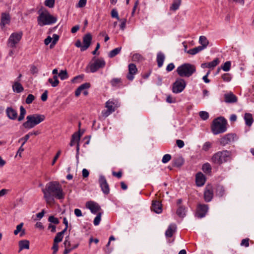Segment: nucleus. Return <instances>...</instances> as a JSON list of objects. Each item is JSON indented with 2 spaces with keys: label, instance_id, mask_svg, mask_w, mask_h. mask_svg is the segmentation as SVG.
Listing matches in <instances>:
<instances>
[{
  "label": "nucleus",
  "instance_id": "1",
  "mask_svg": "<svg viewBox=\"0 0 254 254\" xmlns=\"http://www.w3.org/2000/svg\"><path fill=\"white\" fill-rule=\"evenodd\" d=\"M44 197L47 203L51 204L54 201V197L59 199H62L64 197L62 186L58 182H51L46 186L45 189L42 190Z\"/></svg>",
  "mask_w": 254,
  "mask_h": 254
},
{
  "label": "nucleus",
  "instance_id": "2",
  "mask_svg": "<svg viewBox=\"0 0 254 254\" xmlns=\"http://www.w3.org/2000/svg\"><path fill=\"white\" fill-rule=\"evenodd\" d=\"M227 120L222 117L214 119L211 127V129L214 135L223 133L227 130Z\"/></svg>",
  "mask_w": 254,
  "mask_h": 254
},
{
  "label": "nucleus",
  "instance_id": "3",
  "mask_svg": "<svg viewBox=\"0 0 254 254\" xmlns=\"http://www.w3.org/2000/svg\"><path fill=\"white\" fill-rule=\"evenodd\" d=\"M232 153L225 150L214 153L211 157V162L216 165H220L231 160Z\"/></svg>",
  "mask_w": 254,
  "mask_h": 254
},
{
  "label": "nucleus",
  "instance_id": "4",
  "mask_svg": "<svg viewBox=\"0 0 254 254\" xmlns=\"http://www.w3.org/2000/svg\"><path fill=\"white\" fill-rule=\"evenodd\" d=\"M45 119L44 115L35 114L28 115L26 117V121L22 124L26 129H30L39 124Z\"/></svg>",
  "mask_w": 254,
  "mask_h": 254
},
{
  "label": "nucleus",
  "instance_id": "5",
  "mask_svg": "<svg viewBox=\"0 0 254 254\" xmlns=\"http://www.w3.org/2000/svg\"><path fill=\"white\" fill-rule=\"evenodd\" d=\"M39 13L37 17L38 24L40 26H43L47 25H51L56 22L57 18L56 17L51 15L50 12L45 10Z\"/></svg>",
  "mask_w": 254,
  "mask_h": 254
},
{
  "label": "nucleus",
  "instance_id": "6",
  "mask_svg": "<svg viewBox=\"0 0 254 254\" xmlns=\"http://www.w3.org/2000/svg\"><path fill=\"white\" fill-rule=\"evenodd\" d=\"M195 71V66L190 64H184L179 66L177 69V72L181 77H189Z\"/></svg>",
  "mask_w": 254,
  "mask_h": 254
},
{
  "label": "nucleus",
  "instance_id": "7",
  "mask_svg": "<svg viewBox=\"0 0 254 254\" xmlns=\"http://www.w3.org/2000/svg\"><path fill=\"white\" fill-rule=\"evenodd\" d=\"M92 61L94 62L90 63L88 65L91 72H95L99 68H103L106 64L105 61L102 58L96 59L95 57H94L92 59Z\"/></svg>",
  "mask_w": 254,
  "mask_h": 254
},
{
  "label": "nucleus",
  "instance_id": "8",
  "mask_svg": "<svg viewBox=\"0 0 254 254\" xmlns=\"http://www.w3.org/2000/svg\"><path fill=\"white\" fill-rule=\"evenodd\" d=\"M22 34V32L12 33L8 40V46L10 48H15L20 41Z\"/></svg>",
  "mask_w": 254,
  "mask_h": 254
},
{
  "label": "nucleus",
  "instance_id": "9",
  "mask_svg": "<svg viewBox=\"0 0 254 254\" xmlns=\"http://www.w3.org/2000/svg\"><path fill=\"white\" fill-rule=\"evenodd\" d=\"M237 139V136L235 133H228L220 139L219 142L220 145L224 146L234 142Z\"/></svg>",
  "mask_w": 254,
  "mask_h": 254
},
{
  "label": "nucleus",
  "instance_id": "10",
  "mask_svg": "<svg viewBox=\"0 0 254 254\" xmlns=\"http://www.w3.org/2000/svg\"><path fill=\"white\" fill-rule=\"evenodd\" d=\"M186 85L185 81L181 78L177 79L173 83L172 91L175 93H178L183 91Z\"/></svg>",
  "mask_w": 254,
  "mask_h": 254
},
{
  "label": "nucleus",
  "instance_id": "11",
  "mask_svg": "<svg viewBox=\"0 0 254 254\" xmlns=\"http://www.w3.org/2000/svg\"><path fill=\"white\" fill-rule=\"evenodd\" d=\"M100 187L102 190L105 194H108L110 191L109 185L107 182L105 177L103 176H100L99 180Z\"/></svg>",
  "mask_w": 254,
  "mask_h": 254
},
{
  "label": "nucleus",
  "instance_id": "12",
  "mask_svg": "<svg viewBox=\"0 0 254 254\" xmlns=\"http://www.w3.org/2000/svg\"><path fill=\"white\" fill-rule=\"evenodd\" d=\"M137 68L136 65L133 64H130L128 65V73L127 75L128 80L131 81L134 78V75L136 73Z\"/></svg>",
  "mask_w": 254,
  "mask_h": 254
},
{
  "label": "nucleus",
  "instance_id": "13",
  "mask_svg": "<svg viewBox=\"0 0 254 254\" xmlns=\"http://www.w3.org/2000/svg\"><path fill=\"white\" fill-rule=\"evenodd\" d=\"M224 101L226 103L232 104L237 102L238 98L232 92L226 93L224 95Z\"/></svg>",
  "mask_w": 254,
  "mask_h": 254
},
{
  "label": "nucleus",
  "instance_id": "14",
  "mask_svg": "<svg viewBox=\"0 0 254 254\" xmlns=\"http://www.w3.org/2000/svg\"><path fill=\"white\" fill-rule=\"evenodd\" d=\"M92 40V35L90 33L86 34L83 38L84 45L81 47V51L86 50L90 46Z\"/></svg>",
  "mask_w": 254,
  "mask_h": 254
},
{
  "label": "nucleus",
  "instance_id": "15",
  "mask_svg": "<svg viewBox=\"0 0 254 254\" xmlns=\"http://www.w3.org/2000/svg\"><path fill=\"white\" fill-rule=\"evenodd\" d=\"M86 207L89 209L92 213L95 214L100 210V206L98 204L93 201H88L86 204Z\"/></svg>",
  "mask_w": 254,
  "mask_h": 254
},
{
  "label": "nucleus",
  "instance_id": "16",
  "mask_svg": "<svg viewBox=\"0 0 254 254\" xmlns=\"http://www.w3.org/2000/svg\"><path fill=\"white\" fill-rule=\"evenodd\" d=\"M206 213V206L204 204H199L196 212V216L198 218H202L205 216Z\"/></svg>",
  "mask_w": 254,
  "mask_h": 254
},
{
  "label": "nucleus",
  "instance_id": "17",
  "mask_svg": "<svg viewBox=\"0 0 254 254\" xmlns=\"http://www.w3.org/2000/svg\"><path fill=\"white\" fill-rule=\"evenodd\" d=\"M205 181V177L201 172H198L196 174L195 183L197 186L202 187L204 185Z\"/></svg>",
  "mask_w": 254,
  "mask_h": 254
},
{
  "label": "nucleus",
  "instance_id": "18",
  "mask_svg": "<svg viewBox=\"0 0 254 254\" xmlns=\"http://www.w3.org/2000/svg\"><path fill=\"white\" fill-rule=\"evenodd\" d=\"M6 113L9 119L14 120L17 118V113L16 110L11 107H7L6 109Z\"/></svg>",
  "mask_w": 254,
  "mask_h": 254
},
{
  "label": "nucleus",
  "instance_id": "19",
  "mask_svg": "<svg viewBox=\"0 0 254 254\" xmlns=\"http://www.w3.org/2000/svg\"><path fill=\"white\" fill-rule=\"evenodd\" d=\"M10 21V17L8 13H2L1 15L0 25L2 27H4L6 24L9 23Z\"/></svg>",
  "mask_w": 254,
  "mask_h": 254
},
{
  "label": "nucleus",
  "instance_id": "20",
  "mask_svg": "<svg viewBox=\"0 0 254 254\" xmlns=\"http://www.w3.org/2000/svg\"><path fill=\"white\" fill-rule=\"evenodd\" d=\"M119 106V104L117 101H113L109 100L106 103V108L114 112L116 109Z\"/></svg>",
  "mask_w": 254,
  "mask_h": 254
},
{
  "label": "nucleus",
  "instance_id": "21",
  "mask_svg": "<svg viewBox=\"0 0 254 254\" xmlns=\"http://www.w3.org/2000/svg\"><path fill=\"white\" fill-rule=\"evenodd\" d=\"M151 207L152 209L157 213H160L162 211L161 204L159 201L153 200Z\"/></svg>",
  "mask_w": 254,
  "mask_h": 254
},
{
  "label": "nucleus",
  "instance_id": "22",
  "mask_svg": "<svg viewBox=\"0 0 254 254\" xmlns=\"http://www.w3.org/2000/svg\"><path fill=\"white\" fill-rule=\"evenodd\" d=\"M30 242L28 240H23L19 241V252L23 250V249L28 250L29 249Z\"/></svg>",
  "mask_w": 254,
  "mask_h": 254
},
{
  "label": "nucleus",
  "instance_id": "23",
  "mask_svg": "<svg viewBox=\"0 0 254 254\" xmlns=\"http://www.w3.org/2000/svg\"><path fill=\"white\" fill-rule=\"evenodd\" d=\"M215 188L211 185H207V202L210 201L214 195Z\"/></svg>",
  "mask_w": 254,
  "mask_h": 254
},
{
  "label": "nucleus",
  "instance_id": "24",
  "mask_svg": "<svg viewBox=\"0 0 254 254\" xmlns=\"http://www.w3.org/2000/svg\"><path fill=\"white\" fill-rule=\"evenodd\" d=\"M244 120L247 126L250 127L254 122L252 115L251 113H246L244 116Z\"/></svg>",
  "mask_w": 254,
  "mask_h": 254
},
{
  "label": "nucleus",
  "instance_id": "25",
  "mask_svg": "<svg viewBox=\"0 0 254 254\" xmlns=\"http://www.w3.org/2000/svg\"><path fill=\"white\" fill-rule=\"evenodd\" d=\"M176 229V226L175 224H171L169 226L165 232V235L167 237H172Z\"/></svg>",
  "mask_w": 254,
  "mask_h": 254
},
{
  "label": "nucleus",
  "instance_id": "26",
  "mask_svg": "<svg viewBox=\"0 0 254 254\" xmlns=\"http://www.w3.org/2000/svg\"><path fill=\"white\" fill-rule=\"evenodd\" d=\"M12 89L14 92H16L18 93H20L24 90L22 85L18 81H15L14 83L12 85Z\"/></svg>",
  "mask_w": 254,
  "mask_h": 254
},
{
  "label": "nucleus",
  "instance_id": "27",
  "mask_svg": "<svg viewBox=\"0 0 254 254\" xmlns=\"http://www.w3.org/2000/svg\"><path fill=\"white\" fill-rule=\"evenodd\" d=\"M204 49V46H199L196 47H195L194 48L191 49L187 51V53L191 55H194L198 52L202 51L203 49Z\"/></svg>",
  "mask_w": 254,
  "mask_h": 254
},
{
  "label": "nucleus",
  "instance_id": "28",
  "mask_svg": "<svg viewBox=\"0 0 254 254\" xmlns=\"http://www.w3.org/2000/svg\"><path fill=\"white\" fill-rule=\"evenodd\" d=\"M164 60V55L161 52L158 53L157 56V62L159 67H161L163 65Z\"/></svg>",
  "mask_w": 254,
  "mask_h": 254
},
{
  "label": "nucleus",
  "instance_id": "29",
  "mask_svg": "<svg viewBox=\"0 0 254 254\" xmlns=\"http://www.w3.org/2000/svg\"><path fill=\"white\" fill-rule=\"evenodd\" d=\"M121 50H122V47H120L116 48L114 49V50L111 51L108 54L109 57L110 58H114V57H115L116 55H117L118 54H119L120 53V52L121 51Z\"/></svg>",
  "mask_w": 254,
  "mask_h": 254
},
{
  "label": "nucleus",
  "instance_id": "30",
  "mask_svg": "<svg viewBox=\"0 0 254 254\" xmlns=\"http://www.w3.org/2000/svg\"><path fill=\"white\" fill-rule=\"evenodd\" d=\"M48 82L51 84L52 87H57L59 84L58 76L55 75L53 76V78H49Z\"/></svg>",
  "mask_w": 254,
  "mask_h": 254
},
{
  "label": "nucleus",
  "instance_id": "31",
  "mask_svg": "<svg viewBox=\"0 0 254 254\" xmlns=\"http://www.w3.org/2000/svg\"><path fill=\"white\" fill-rule=\"evenodd\" d=\"M220 61L219 58H215L213 61L207 63V68H214L216 65H217Z\"/></svg>",
  "mask_w": 254,
  "mask_h": 254
},
{
  "label": "nucleus",
  "instance_id": "32",
  "mask_svg": "<svg viewBox=\"0 0 254 254\" xmlns=\"http://www.w3.org/2000/svg\"><path fill=\"white\" fill-rule=\"evenodd\" d=\"M80 134L79 132H75L72 135L71 139L72 140H73L74 141L77 142V147H76V150H77V152L79 151V145L78 141L80 140Z\"/></svg>",
  "mask_w": 254,
  "mask_h": 254
},
{
  "label": "nucleus",
  "instance_id": "33",
  "mask_svg": "<svg viewBox=\"0 0 254 254\" xmlns=\"http://www.w3.org/2000/svg\"><path fill=\"white\" fill-rule=\"evenodd\" d=\"M181 0H174L170 7V9L173 11H175L178 9L181 4Z\"/></svg>",
  "mask_w": 254,
  "mask_h": 254
},
{
  "label": "nucleus",
  "instance_id": "34",
  "mask_svg": "<svg viewBox=\"0 0 254 254\" xmlns=\"http://www.w3.org/2000/svg\"><path fill=\"white\" fill-rule=\"evenodd\" d=\"M177 215L182 218H183L186 215L185 208L182 205L179 206L177 210Z\"/></svg>",
  "mask_w": 254,
  "mask_h": 254
},
{
  "label": "nucleus",
  "instance_id": "35",
  "mask_svg": "<svg viewBox=\"0 0 254 254\" xmlns=\"http://www.w3.org/2000/svg\"><path fill=\"white\" fill-rule=\"evenodd\" d=\"M184 163V159L182 157H180L176 158L175 160L174 163V165L175 167H180L181 166H182L183 165Z\"/></svg>",
  "mask_w": 254,
  "mask_h": 254
},
{
  "label": "nucleus",
  "instance_id": "36",
  "mask_svg": "<svg viewBox=\"0 0 254 254\" xmlns=\"http://www.w3.org/2000/svg\"><path fill=\"white\" fill-rule=\"evenodd\" d=\"M20 115H19V117L18 118V121H21L24 119L25 115L26 114V110L24 109V108L22 106H21L20 107Z\"/></svg>",
  "mask_w": 254,
  "mask_h": 254
},
{
  "label": "nucleus",
  "instance_id": "37",
  "mask_svg": "<svg viewBox=\"0 0 254 254\" xmlns=\"http://www.w3.org/2000/svg\"><path fill=\"white\" fill-rule=\"evenodd\" d=\"M58 76L62 80L66 79L68 77L66 70H61L60 71Z\"/></svg>",
  "mask_w": 254,
  "mask_h": 254
},
{
  "label": "nucleus",
  "instance_id": "38",
  "mask_svg": "<svg viewBox=\"0 0 254 254\" xmlns=\"http://www.w3.org/2000/svg\"><path fill=\"white\" fill-rule=\"evenodd\" d=\"M231 66V63L230 61L225 62L223 65L221 66L222 69L225 71H228L230 70Z\"/></svg>",
  "mask_w": 254,
  "mask_h": 254
},
{
  "label": "nucleus",
  "instance_id": "39",
  "mask_svg": "<svg viewBox=\"0 0 254 254\" xmlns=\"http://www.w3.org/2000/svg\"><path fill=\"white\" fill-rule=\"evenodd\" d=\"M132 60L134 62H139L143 60V57L139 54H134L132 57Z\"/></svg>",
  "mask_w": 254,
  "mask_h": 254
},
{
  "label": "nucleus",
  "instance_id": "40",
  "mask_svg": "<svg viewBox=\"0 0 254 254\" xmlns=\"http://www.w3.org/2000/svg\"><path fill=\"white\" fill-rule=\"evenodd\" d=\"M63 238V235L61 234V233H58L54 238V242L59 243L61 242Z\"/></svg>",
  "mask_w": 254,
  "mask_h": 254
},
{
  "label": "nucleus",
  "instance_id": "41",
  "mask_svg": "<svg viewBox=\"0 0 254 254\" xmlns=\"http://www.w3.org/2000/svg\"><path fill=\"white\" fill-rule=\"evenodd\" d=\"M35 97L33 95L29 94L25 100V102L27 104H30L32 103V102L35 100Z\"/></svg>",
  "mask_w": 254,
  "mask_h": 254
},
{
  "label": "nucleus",
  "instance_id": "42",
  "mask_svg": "<svg viewBox=\"0 0 254 254\" xmlns=\"http://www.w3.org/2000/svg\"><path fill=\"white\" fill-rule=\"evenodd\" d=\"M122 82V80L119 78H115L112 79L111 83L113 86H117L119 84Z\"/></svg>",
  "mask_w": 254,
  "mask_h": 254
},
{
  "label": "nucleus",
  "instance_id": "43",
  "mask_svg": "<svg viewBox=\"0 0 254 254\" xmlns=\"http://www.w3.org/2000/svg\"><path fill=\"white\" fill-rule=\"evenodd\" d=\"M222 78L225 82H229L231 80V75L229 73H224L222 75Z\"/></svg>",
  "mask_w": 254,
  "mask_h": 254
},
{
  "label": "nucleus",
  "instance_id": "44",
  "mask_svg": "<svg viewBox=\"0 0 254 254\" xmlns=\"http://www.w3.org/2000/svg\"><path fill=\"white\" fill-rule=\"evenodd\" d=\"M55 0H46L45 5L50 8H52L54 6Z\"/></svg>",
  "mask_w": 254,
  "mask_h": 254
},
{
  "label": "nucleus",
  "instance_id": "45",
  "mask_svg": "<svg viewBox=\"0 0 254 254\" xmlns=\"http://www.w3.org/2000/svg\"><path fill=\"white\" fill-rule=\"evenodd\" d=\"M48 221L51 223H54L55 224H58L59 223V219L55 217L54 216H50L48 218Z\"/></svg>",
  "mask_w": 254,
  "mask_h": 254
},
{
  "label": "nucleus",
  "instance_id": "46",
  "mask_svg": "<svg viewBox=\"0 0 254 254\" xmlns=\"http://www.w3.org/2000/svg\"><path fill=\"white\" fill-rule=\"evenodd\" d=\"M23 223H21L16 226V230L14 231V234L17 235L21 231H22V227L23 226Z\"/></svg>",
  "mask_w": 254,
  "mask_h": 254
},
{
  "label": "nucleus",
  "instance_id": "47",
  "mask_svg": "<svg viewBox=\"0 0 254 254\" xmlns=\"http://www.w3.org/2000/svg\"><path fill=\"white\" fill-rule=\"evenodd\" d=\"M101 213H98L96 217L95 218L94 220V224L95 226L98 225L101 220Z\"/></svg>",
  "mask_w": 254,
  "mask_h": 254
},
{
  "label": "nucleus",
  "instance_id": "48",
  "mask_svg": "<svg viewBox=\"0 0 254 254\" xmlns=\"http://www.w3.org/2000/svg\"><path fill=\"white\" fill-rule=\"evenodd\" d=\"M199 42L201 46H204V48L206 47V38L205 36H201L199 37Z\"/></svg>",
  "mask_w": 254,
  "mask_h": 254
},
{
  "label": "nucleus",
  "instance_id": "49",
  "mask_svg": "<svg viewBox=\"0 0 254 254\" xmlns=\"http://www.w3.org/2000/svg\"><path fill=\"white\" fill-rule=\"evenodd\" d=\"M111 16L113 18H116L118 20H120V18L118 15V11L116 9H112L111 11Z\"/></svg>",
  "mask_w": 254,
  "mask_h": 254
},
{
  "label": "nucleus",
  "instance_id": "50",
  "mask_svg": "<svg viewBox=\"0 0 254 254\" xmlns=\"http://www.w3.org/2000/svg\"><path fill=\"white\" fill-rule=\"evenodd\" d=\"M171 159V156L170 154H165L163 157L162 161L163 163H166L169 161Z\"/></svg>",
  "mask_w": 254,
  "mask_h": 254
},
{
  "label": "nucleus",
  "instance_id": "51",
  "mask_svg": "<svg viewBox=\"0 0 254 254\" xmlns=\"http://www.w3.org/2000/svg\"><path fill=\"white\" fill-rule=\"evenodd\" d=\"M249 238L243 239L241 243V246L248 247L249 246Z\"/></svg>",
  "mask_w": 254,
  "mask_h": 254
},
{
  "label": "nucleus",
  "instance_id": "52",
  "mask_svg": "<svg viewBox=\"0 0 254 254\" xmlns=\"http://www.w3.org/2000/svg\"><path fill=\"white\" fill-rule=\"evenodd\" d=\"M90 87V84L89 83H85L81 84L78 87H79L82 91H83L85 89H87Z\"/></svg>",
  "mask_w": 254,
  "mask_h": 254
},
{
  "label": "nucleus",
  "instance_id": "53",
  "mask_svg": "<svg viewBox=\"0 0 254 254\" xmlns=\"http://www.w3.org/2000/svg\"><path fill=\"white\" fill-rule=\"evenodd\" d=\"M53 40L52 41V44L50 45L51 47H52V45H54L57 43V42H58V41L59 39V36L57 34H54L53 35Z\"/></svg>",
  "mask_w": 254,
  "mask_h": 254
},
{
  "label": "nucleus",
  "instance_id": "54",
  "mask_svg": "<svg viewBox=\"0 0 254 254\" xmlns=\"http://www.w3.org/2000/svg\"><path fill=\"white\" fill-rule=\"evenodd\" d=\"M120 21H121V23L120 25V28L122 30H124L126 27L127 19L126 18H124V19H120Z\"/></svg>",
  "mask_w": 254,
  "mask_h": 254
},
{
  "label": "nucleus",
  "instance_id": "55",
  "mask_svg": "<svg viewBox=\"0 0 254 254\" xmlns=\"http://www.w3.org/2000/svg\"><path fill=\"white\" fill-rule=\"evenodd\" d=\"M30 134H27L26 135H25L24 137L21 138L19 140V141H20L21 140H23V142L22 144V146H23L25 143L28 140V139H29V137H30Z\"/></svg>",
  "mask_w": 254,
  "mask_h": 254
},
{
  "label": "nucleus",
  "instance_id": "56",
  "mask_svg": "<svg viewBox=\"0 0 254 254\" xmlns=\"http://www.w3.org/2000/svg\"><path fill=\"white\" fill-rule=\"evenodd\" d=\"M112 113L113 112L107 109V110L103 111L102 112V115L104 117L106 118Z\"/></svg>",
  "mask_w": 254,
  "mask_h": 254
},
{
  "label": "nucleus",
  "instance_id": "57",
  "mask_svg": "<svg viewBox=\"0 0 254 254\" xmlns=\"http://www.w3.org/2000/svg\"><path fill=\"white\" fill-rule=\"evenodd\" d=\"M48 91L45 90L44 92L42 94L41 99L43 101H46L48 98Z\"/></svg>",
  "mask_w": 254,
  "mask_h": 254
},
{
  "label": "nucleus",
  "instance_id": "58",
  "mask_svg": "<svg viewBox=\"0 0 254 254\" xmlns=\"http://www.w3.org/2000/svg\"><path fill=\"white\" fill-rule=\"evenodd\" d=\"M87 0H79L77 6L79 7H83L86 3Z\"/></svg>",
  "mask_w": 254,
  "mask_h": 254
},
{
  "label": "nucleus",
  "instance_id": "59",
  "mask_svg": "<svg viewBox=\"0 0 254 254\" xmlns=\"http://www.w3.org/2000/svg\"><path fill=\"white\" fill-rule=\"evenodd\" d=\"M65 248H69L70 246V242L69 241V236L65 238V240L64 243Z\"/></svg>",
  "mask_w": 254,
  "mask_h": 254
},
{
  "label": "nucleus",
  "instance_id": "60",
  "mask_svg": "<svg viewBox=\"0 0 254 254\" xmlns=\"http://www.w3.org/2000/svg\"><path fill=\"white\" fill-rule=\"evenodd\" d=\"M61 153V150H59L57 152L56 155H55V156L54 157V158L53 159V162H52V165H54L55 164V162H56V161L57 160V159L59 157Z\"/></svg>",
  "mask_w": 254,
  "mask_h": 254
},
{
  "label": "nucleus",
  "instance_id": "61",
  "mask_svg": "<svg viewBox=\"0 0 254 254\" xmlns=\"http://www.w3.org/2000/svg\"><path fill=\"white\" fill-rule=\"evenodd\" d=\"M175 68V65L173 63L169 64L166 67V70L168 72L171 71Z\"/></svg>",
  "mask_w": 254,
  "mask_h": 254
},
{
  "label": "nucleus",
  "instance_id": "62",
  "mask_svg": "<svg viewBox=\"0 0 254 254\" xmlns=\"http://www.w3.org/2000/svg\"><path fill=\"white\" fill-rule=\"evenodd\" d=\"M59 246L58 243L54 242L53 246L52 247V249L53 250V254H56L58 251Z\"/></svg>",
  "mask_w": 254,
  "mask_h": 254
},
{
  "label": "nucleus",
  "instance_id": "63",
  "mask_svg": "<svg viewBox=\"0 0 254 254\" xmlns=\"http://www.w3.org/2000/svg\"><path fill=\"white\" fill-rule=\"evenodd\" d=\"M30 71L32 74H35L38 73V69L36 66L32 65L31 67Z\"/></svg>",
  "mask_w": 254,
  "mask_h": 254
},
{
  "label": "nucleus",
  "instance_id": "64",
  "mask_svg": "<svg viewBox=\"0 0 254 254\" xmlns=\"http://www.w3.org/2000/svg\"><path fill=\"white\" fill-rule=\"evenodd\" d=\"M176 143L177 146L180 148H182L185 145L184 141L180 139L177 140Z\"/></svg>",
  "mask_w": 254,
  "mask_h": 254
}]
</instances>
